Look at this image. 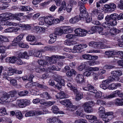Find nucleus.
Masks as SVG:
<instances>
[{
    "mask_svg": "<svg viewBox=\"0 0 123 123\" xmlns=\"http://www.w3.org/2000/svg\"><path fill=\"white\" fill-rule=\"evenodd\" d=\"M17 93L16 91L10 92L9 94H6L0 98L2 102H10L15 100L17 98Z\"/></svg>",
    "mask_w": 123,
    "mask_h": 123,
    "instance_id": "obj_1",
    "label": "nucleus"
},
{
    "mask_svg": "<svg viewBox=\"0 0 123 123\" xmlns=\"http://www.w3.org/2000/svg\"><path fill=\"white\" fill-rule=\"evenodd\" d=\"M55 81L57 82L56 85H55V83L53 80H50L49 82V85L54 86H55L54 87L58 89H60L62 87V86H64V80L60 76H57L55 78Z\"/></svg>",
    "mask_w": 123,
    "mask_h": 123,
    "instance_id": "obj_2",
    "label": "nucleus"
},
{
    "mask_svg": "<svg viewBox=\"0 0 123 123\" xmlns=\"http://www.w3.org/2000/svg\"><path fill=\"white\" fill-rule=\"evenodd\" d=\"M13 14L11 13H5L0 15V21L1 25H6L5 22H9L7 20L10 19H13Z\"/></svg>",
    "mask_w": 123,
    "mask_h": 123,
    "instance_id": "obj_3",
    "label": "nucleus"
},
{
    "mask_svg": "<svg viewBox=\"0 0 123 123\" xmlns=\"http://www.w3.org/2000/svg\"><path fill=\"white\" fill-rule=\"evenodd\" d=\"M60 103L67 107V109L70 111H73L76 110V107L73 105L71 101L69 100L66 99L61 101Z\"/></svg>",
    "mask_w": 123,
    "mask_h": 123,
    "instance_id": "obj_4",
    "label": "nucleus"
},
{
    "mask_svg": "<svg viewBox=\"0 0 123 123\" xmlns=\"http://www.w3.org/2000/svg\"><path fill=\"white\" fill-rule=\"evenodd\" d=\"M84 90L88 91L93 93H95V96L96 98H99L101 96L102 94L101 92H97L96 90L92 86L88 84L87 87H85L83 88Z\"/></svg>",
    "mask_w": 123,
    "mask_h": 123,
    "instance_id": "obj_5",
    "label": "nucleus"
},
{
    "mask_svg": "<svg viewBox=\"0 0 123 123\" xmlns=\"http://www.w3.org/2000/svg\"><path fill=\"white\" fill-rule=\"evenodd\" d=\"M30 101L29 100L26 99H21L17 100V105L20 108H23L29 105Z\"/></svg>",
    "mask_w": 123,
    "mask_h": 123,
    "instance_id": "obj_6",
    "label": "nucleus"
},
{
    "mask_svg": "<svg viewBox=\"0 0 123 123\" xmlns=\"http://www.w3.org/2000/svg\"><path fill=\"white\" fill-rule=\"evenodd\" d=\"M69 56L68 54L66 55V56H60L58 55H53L51 57H47L46 59L49 60V62L50 63H54L56 62V59H63L66 58H68Z\"/></svg>",
    "mask_w": 123,
    "mask_h": 123,
    "instance_id": "obj_7",
    "label": "nucleus"
},
{
    "mask_svg": "<svg viewBox=\"0 0 123 123\" xmlns=\"http://www.w3.org/2000/svg\"><path fill=\"white\" fill-rule=\"evenodd\" d=\"M85 105L84 107L85 111L87 113H90L93 111V109L92 106L94 105L93 101H89L85 104Z\"/></svg>",
    "mask_w": 123,
    "mask_h": 123,
    "instance_id": "obj_8",
    "label": "nucleus"
},
{
    "mask_svg": "<svg viewBox=\"0 0 123 123\" xmlns=\"http://www.w3.org/2000/svg\"><path fill=\"white\" fill-rule=\"evenodd\" d=\"M116 5L114 3H111L104 5L105 10L108 12H112L114 11L116 8Z\"/></svg>",
    "mask_w": 123,
    "mask_h": 123,
    "instance_id": "obj_9",
    "label": "nucleus"
},
{
    "mask_svg": "<svg viewBox=\"0 0 123 123\" xmlns=\"http://www.w3.org/2000/svg\"><path fill=\"white\" fill-rule=\"evenodd\" d=\"M111 74L113 76L112 77H110V78H114L115 80L119 81V77L122 75V72L120 70L114 71L111 72Z\"/></svg>",
    "mask_w": 123,
    "mask_h": 123,
    "instance_id": "obj_10",
    "label": "nucleus"
},
{
    "mask_svg": "<svg viewBox=\"0 0 123 123\" xmlns=\"http://www.w3.org/2000/svg\"><path fill=\"white\" fill-rule=\"evenodd\" d=\"M114 78H109L108 79L103 81L100 86L103 89L105 90L107 88V86L110 83L114 80Z\"/></svg>",
    "mask_w": 123,
    "mask_h": 123,
    "instance_id": "obj_11",
    "label": "nucleus"
},
{
    "mask_svg": "<svg viewBox=\"0 0 123 123\" xmlns=\"http://www.w3.org/2000/svg\"><path fill=\"white\" fill-rule=\"evenodd\" d=\"M86 30H82L81 29L78 28L76 29L75 30V36L82 37L86 35Z\"/></svg>",
    "mask_w": 123,
    "mask_h": 123,
    "instance_id": "obj_12",
    "label": "nucleus"
},
{
    "mask_svg": "<svg viewBox=\"0 0 123 123\" xmlns=\"http://www.w3.org/2000/svg\"><path fill=\"white\" fill-rule=\"evenodd\" d=\"M118 92L117 91H114L108 96H107L106 94H103L102 98L108 99L116 97H117V95Z\"/></svg>",
    "mask_w": 123,
    "mask_h": 123,
    "instance_id": "obj_13",
    "label": "nucleus"
},
{
    "mask_svg": "<svg viewBox=\"0 0 123 123\" xmlns=\"http://www.w3.org/2000/svg\"><path fill=\"white\" fill-rule=\"evenodd\" d=\"M24 35L23 34H21L15 38L12 41L13 45H15L17 43L20 42V41L23 39Z\"/></svg>",
    "mask_w": 123,
    "mask_h": 123,
    "instance_id": "obj_14",
    "label": "nucleus"
},
{
    "mask_svg": "<svg viewBox=\"0 0 123 123\" xmlns=\"http://www.w3.org/2000/svg\"><path fill=\"white\" fill-rule=\"evenodd\" d=\"M47 122L48 123H62L61 121L56 117L48 118Z\"/></svg>",
    "mask_w": 123,
    "mask_h": 123,
    "instance_id": "obj_15",
    "label": "nucleus"
},
{
    "mask_svg": "<svg viewBox=\"0 0 123 123\" xmlns=\"http://www.w3.org/2000/svg\"><path fill=\"white\" fill-rule=\"evenodd\" d=\"M15 73L14 69L10 68L7 71L8 74L6 73H4L3 74V78L4 79H6L8 80V76L11 75H13V73Z\"/></svg>",
    "mask_w": 123,
    "mask_h": 123,
    "instance_id": "obj_16",
    "label": "nucleus"
},
{
    "mask_svg": "<svg viewBox=\"0 0 123 123\" xmlns=\"http://www.w3.org/2000/svg\"><path fill=\"white\" fill-rule=\"evenodd\" d=\"M80 14L79 17H83V16H85V15L87 13L86 8L83 4L80 6Z\"/></svg>",
    "mask_w": 123,
    "mask_h": 123,
    "instance_id": "obj_17",
    "label": "nucleus"
},
{
    "mask_svg": "<svg viewBox=\"0 0 123 123\" xmlns=\"http://www.w3.org/2000/svg\"><path fill=\"white\" fill-rule=\"evenodd\" d=\"M53 20V18L51 16H47L44 18V22L50 25L54 24Z\"/></svg>",
    "mask_w": 123,
    "mask_h": 123,
    "instance_id": "obj_18",
    "label": "nucleus"
},
{
    "mask_svg": "<svg viewBox=\"0 0 123 123\" xmlns=\"http://www.w3.org/2000/svg\"><path fill=\"white\" fill-rule=\"evenodd\" d=\"M118 15L116 13L112 14L110 16L108 15L106 16L105 18V20L106 21H108L109 19L116 20L118 19Z\"/></svg>",
    "mask_w": 123,
    "mask_h": 123,
    "instance_id": "obj_19",
    "label": "nucleus"
},
{
    "mask_svg": "<svg viewBox=\"0 0 123 123\" xmlns=\"http://www.w3.org/2000/svg\"><path fill=\"white\" fill-rule=\"evenodd\" d=\"M67 86L70 90L73 91L74 93H76L77 92V88L74 86L73 83L71 81H69L68 83Z\"/></svg>",
    "mask_w": 123,
    "mask_h": 123,
    "instance_id": "obj_20",
    "label": "nucleus"
},
{
    "mask_svg": "<svg viewBox=\"0 0 123 123\" xmlns=\"http://www.w3.org/2000/svg\"><path fill=\"white\" fill-rule=\"evenodd\" d=\"M57 35L55 32L51 34L49 36L50 39L49 41V43L51 44L54 43L56 40Z\"/></svg>",
    "mask_w": 123,
    "mask_h": 123,
    "instance_id": "obj_21",
    "label": "nucleus"
},
{
    "mask_svg": "<svg viewBox=\"0 0 123 123\" xmlns=\"http://www.w3.org/2000/svg\"><path fill=\"white\" fill-rule=\"evenodd\" d=\"M55 32L57 35H61L64 34L63 26L58 27L55 29Z\"/></svg>",
    "mask_w": 123,
    "mask_h": 123,
    "instance_id": "obj_22",
    "label": "nucleus"
},
{
    "mask_svg": "<svg viewBox=\"0 0 123 123\" xmlns=\"http://www.w3.org/2000/svg\"><path fill=\"white\" fill-rule=\"evenodd\" d=\"M47 59L48 60V61L49 62V63H48V67L47 66L46 68V69L47 68V67L48 69H49V70H55L56 71H58L59 70V69H57V67H55L53 65L51 64L52 63H50L49 62V60L48 59ZM46 70H47V69ZM48 69H47V70H46L47 71H48Z\"/></svg>",
    "mask_w": 123,
    "mask_h": 123,
    "instance_id": "obj_23",
    "label": "nucleus"
},
{
    "mask_svg": "<svg viewBox=\"0 0 123 123\" xmlns=\"http://www.w3.org/2000/svg\"><path fill=\"white\" fill-rule=\"evenodd\" d=\"M52 110L53 112L54 113L64 114V112L63 111H59V109L55 105H53L52 107Z\"/></svg>",
    "mask_w": 123,
    "mask_h": 123,
    "instance_id": "obj_24",
    "label": "nucleus"
},
{
    "mask_svg": "<svg viewBox=\"0 0 123 123\" xmlns=\"http://www.w3.org/2000/svg\"><path fill=\"white\" fill-rule=\"evenodd\" d=\"M17 59V57L13 56L7 57L6 60V62L13 63H16Z\"/></svg>",
    "mask_w": 123,
    "mask_h": 123,
    "instance_id": "obj_25",
    "label": "nucleus"
},
{
    "mask_svg": "<svg viewBox=\"0 0 123 123\" xmlns=\"http://www.w3.org/2000/svg\"><path fill=\"white\" fill-rule=\"evenodd\" d=\"M98 42L94 41L90 42L88 44L89 47L96 49L98 48Z\"/></svg>",
    "mask_w": 123,
    "mask_h": 123,
    "instance_id": "obj_26",
    "label": "nucleus"
},
{
    "mask_svg": "<svg viewBox=\"0 0 123 123\" xmlns=\"http://www.w3.org/2000/svg\"><path fill=\"white\" fill-rule=\"evenodd\" d=\"M55 96L58 99L68 97V96L62 91H61L59 93H57Z\"/></svg>",
    "mask_w": 123,
    "mask_h": 123,
    "instance_id": "obj_27",
    "label": "nucleus"
},
{
    "mask_svg": "<svg viewBox=\"0 0 123 123\" xmlns=\"http://www.w3.org/2000/svg\"><path fill=\"white\" fill-rule=\"evenodd\" d=\"M105 110V108L102 106H101L98 109V112L100 117H103L104 116Z\"/></svg>",
    "mask_w": 123,
    "mask_h": 123,
    "instance_id": "obj_28",
    "label": "nucleus"
},
{
    "mask_svg": "<svg viewBox=\"0 0 123 123\" xmlns=\"http://www.w3.org/2000/svg\"><path fill=\"white\" fill-rule=\"evenodd\" d=\"M24 15V14L23 13H18L15 14H13V19H16L20 21L21 20L20 17L23 16Z\"/></svg>",
    "mask_w": 123,
    "mask_h": 123,
    "instance_id": "obj_29",
    "label": "nucleus"
},
{
    "mask_svg": "<svg viewBox=\"0 0 123 123\" xmlns=\"http://www.w3.org/2000/svg\"><path fill=\"white\" fill-rule=\"evenodd\" d=\"M114 102L116 106H122L123 105V99L116 98L114 100Z\"/></svg>",
    "mask_w": 123,
    "mask_h": 123,
    "instance_id": "obj_30",
    "label": "nucleus"
},
{
    "mask_svg": "<svg viewBox=\"0 0 123 123\" xmlns=\"http://www.w3.org/2000/svg\"><path fill=\"white\" fill-rule=\"evenodd\" d=\"M19 57L24 58L26 59H29V56L27 54V53L26 51L23 52H21L19 53L18 55Z\"/></svg>",
    "mask_w": 123,
    "mask_h": 123,
    "instance_id": "obj_31",
    "label": "nucleus"
},
{
    "mask_svg": "<svg viewBox=\"0 0 123 123\" xmlns=\"http://www.w3.org/2000/svg\"><path fill=\"white\" fill-rule=\"evenodd\" d=\"M81 45H77L74 46L72 49V52L75 53L80 52V50L81 49Z\"/></svg>",
    "mask_w": 123,
    "mask_h": 123,
    "instance_id": "obj_32",
    "label": "nucleus"
},
{
    "mask_svg": "<svg viewBox=\"0 0 123 123\" xmlns=\"http://www.w3.org/2000/svg\"><path fill=\"white\" fill-rule=\"evenodd\" d=\"M64 34L71 32L72 31V29L70 26H63Z\"/></svg>",
    "mask_w": 123,
    "mask_h": 123,
    "instance_id": "obj_33",
    "label": "nucleus"
},
{
    "mask_svg": "<svg viewBox=\"0 0 123 123\" xmlns=\"http://www.w3.org/2000/svg\"><path fill=\"white\" fill-rule=\"evenodd\" d=\"M76 80L77 82L81 83L84 80V76L82 74H78L76 76Z\"/></svg>",
    "mask_w": 123,
    "mask_h": 123,
    "instance_id": "obj_34",
    "label": "nucleus"
},
{
    "mask_svg": "<svg viewBox=\"0 0 123 123\" xmlns=\"http://www.w3.org/2000/svg\"><path fill=\"white\" fill-rule=\"evenodd\" d=\"M81 19V17L79 16H76L75 17L72 18L70 20V22L72 24H74L77 22L79 20Z\"/></svg>",
    "mask_w": 123,
    "mask_h": 123,
    "instance_id": "obj_35",
    "label": "nucleus"
},
{
    "mask_svg": "<svg viewBox=\"0 0 123 123\" xmlns=\"http://www.w3.org/2000/svg\"><path fill=\"white\" fill-rule=\"evenodd\" d=\"M44 52V50H37L33 53V55L35 56L40 57L42 56V53Z\"/></svg>",
    "mask_w": 123,
    "mask_h": 123,
    "instance_id": "obj_36",
    "label": "nucleus"
},
{
    "mask_svg": "<svg viewBox=\"0 0 123 123\" xmlns=\"http://www.w3.org/2000/svg\"><path fill=\"white\" fill-rule=\"evenodd\" d=\"M38 62L39 65L43 67V68H46V69L47 66H48V62H47L44 61L42 60H38Z\"/></svg>",
    "mask_w": 123,
    "mask_h": 123,
    "instance_id": "obj_37",
    "label": "nucleus"
},
{
    "mask_svg": "<svg viewBox=\"0 0 123 123\" xmlns=\"http://www.w3.org/2000/svg\"><path fill=\"white\" fill-rule=\"evenodd\" d=\"M6 49V47L5 46H0V52L2 53L1 56L3 58L5 57L6 56V53L5 51V50Z\"/></svg>",
    "mask_w": 123,
    "mask_h": 123,
    "instance_id": "obj_38",
    "label": "nucleus"
},
{
    "mask_svg": "<svg viewBox=\"0 0 123 123\" xmlns=\"http://www.w3.org/2000/svg\"><path fill=\"white\" fill-rule=\"evenodd\" d=\"M116 52L114 50L112 51H107L105 52V54L107 55L108 57H111V56L116 54Z\"/></svg>",
    "mask_w": 123,
    "mask_h": 123,
    "instance_id": "obj_39",
    "label": "nucleus"
},
{
    "mask_svg": "<svg viewBox=\"0 0 123 123\" xmlns=\"http://www.w3.org/2000/svg\"><path fill=\"white\" fill-rule=\"evenodd\" d=\"M26 39L27 41L31 42H34L36 39V37L35 36L30 35H29L27 36Z\"/></svg>",
    "mask_w": 123,
    "mask_h": 123,
    "instance_id": "obj_40",
    "label": "nucleus"
},
{
    "mask_svg": "<svg viewBox=\"0 0 123 123\" xmlns=\"http://www.w3.org/2000/svg\"><path fill=\"white\" fill-rule=\"evenodd\" d=\"M76 72V71L74 69H72L69 71L67 72L66 74L68 77H71L73 75H75Z\"/></svg>",
    "mask_w": 123,
    "mask_h": 123,
    "instance_id": "obj_41",
    "label": "nucleus"
},
{
    "mask_svg": "<svg viewBox=\"0 0 123 123\" xmlns=\"http://www.w3.org/2000/svg\"><path fill=\"white\" fill-rule=\"evenodd\" d=\"M40 96L42 98H46V99H50L51 97L50 95L47 92H44L40 95Z\"/></svg>",
    "mask_w": 123,
    "mask_h": 123,
    "instance_id": "obj_42",
    "label": "nucleus"
},
{
    "mask_svg": "<svg viewBox=\"0 0 123 123\" xmlns=\"http://www.w3.org/2000/svg\"><path fill=\"white\" fill-rule=\"evenodd\" d=\"M81 18H85L86 20L87 23H89L91 21L92 18L90 16L88 15L87 13L85 15V16H83V17H81Z\"/></svg>",
    "mask_w": 123,
    "mask_h": 123,
    "instance_id": "obj_43",
    "label": "nucleus"
},
{
    "mask_svg": "<svg viewBox=\"0 0 123 123\" xmlns=\"http://www.w3.org/2000/svg\"><path fill=\"white\" fill-rule=\"evenodd\" d=\"M76 93V95L75 97V99L77 101H78L80 100L81 98H83V95L82 93H78V91L76 93Z\"/></svg>",
    "mask_w": 123,
    "mask_h": 123,
    "instance_id": "obj_44",
    "label": "nucleus"
},
{
    "mask_svg": "<svg viewBox=\"0 0 123 123\" xmlns=\"http://www.w3.org/2000/svg\"><path fill=\"white\" fill-rule=\"evenodd\" d=\"M105 71L103 69H100L99 70L98 72V74L99 79H102L104 78L105 76L103 74L105 73Z\"/></svg>",
    "mask_w": 123,
    "mask_h": 123,
    "instance_id": "obj_45",
    "label": "nucleus"
},
{
    "mask_svg": "<svg viewBox=\"0 0 123 123\" xmlns=\"http://www.w3.org/2000/svg\"><path fill=\"white\" fill-rule=\"evenodd\" d=\"M76 43V41H71L70 40H65L64 43L65 45H72L75 44Z\"/></svg>",
    "mask_w": 123,
    "mask_h": 123,
    "instance_id": "obj_46",
    "label": "nucleus"
},
{
    "mask_svg": "<svg viewBox=\"0 0 123 123\" xmlns=\"http://www.w3.org/2000/svg\"><path fill=\"white\" fill-rule=\"evenodd\" d=\"M20 9L21 11H26L31 10L32 8L29 6H22L20 7Z\"/></svg>",
    "mask_w": 123,
    "mask_h": 123,
    "instance_id": "obj_47",
    "label": "nucleus"
},
{
    "mask_svg": "<svg viewBox=\"0 0 123 123\" xmlns=\"http://www.w3.org/2000/svg\"><path fill=\"white\" fill-rule=\"evenodd\" d=\"M87 119L89 120V121L92 123L94 119H96V117L92 115H88L86 116Z\"/></svg>",
    "mask_w": 123,
    "mask_h": 123,
    "instance_id": "obj_48",
    "label": "nucleus"
},
{
    "mask_svg": "<svg viewBox=\"0 0 123 123\" xmlns=\"http://www.w3.org/2000/svg\"><path fill=\"white\" fill-rule=\"evenodd\" d=\"M16 117L19 119H21L23 116L21 112L19 110L16 111Z\"/></svg>",
    "mask_w": 123,
    "mask_h": 123,
    "instance_id": "obj_49",
    "label": "nucleus"
},
{
    "mask_svg": "<svg viewBox=\"0 0 123 123\" xmlns=\"http://www.w3.org/2000/svg\"><path fill=\"white\" fill-rule=\"evenodd\" d=\"M110 32L111 35H113L116 33H118L120 32V31L119 30L113 28L110 30Z\"/></svg>",
    "mask_w": 123,
    "mask_h": 123,
    "instance_id": "obj_50",
    "label": "nucleus"
},
{
    "mask_svg": "<svg viewBox=\"0 0 123 123\" xmlns=\"http://www.w3.org/2000/svg\"><path fill=\"white\" fill-rule=\"evenodd\" d=\"M100 117L102 118L103 120L105 122V123H106V122L110 121L111 120L112 117H110L106 116Z\"/></svg>",
    "mask_w": 123,
    "mask_h": 123,
    "instance_id": "obj_51",
    "label": "nucleus"
},
{
    "mask_svg": "<svg viewBox=\"0 0 123 123\" xmlns=\"http://www.w3.org/2000/svg\"><path fill=\"white\" fill-rule=\"evenodd\" d=\"M99 68L97 67H88L87 68V70L91 72L97 71L99 70Z\"/></svg>",
    "mask_w": 123,
    "mask_h": 123,
    "instance_id": "obj_52",
    "label": "nucleus"
},
{
    "mask_svg": "<svg viewBox=\"0 0 123 123\" xmlns=\"http://www.w3.org/2000/svg\"><path fill=\"white\" fill-rule=\"evenodd\" d=\"M35 112L34 111H30L27 112L25 114L26 117H31L35 115Z\"/></svg>",
    "mask_w": 123,
    "mask_h": 123,
    "instance_id": "obj_53",
    "label": "nucleus"
},
{
    "mask_svg": "<svg viewBox=\"0 0 123 123\" xmlns=\"http://www.w3.org/2000/svg\"><path fill=\"white\" fill-rule=\"evenodd\" d=\"M103 28L102 27L97 26V31L98 32L99 34L101 35L105 34L104 32L103 31Z\"/></svg>",
    "mask_w": 123,
    "mask_h": 123,
    "instance_id": "obj_54",
    "label": "nucleus"
},
{
    "mask_svg": "<svg viewBox=\"0 0 123 123\" xmlns=\"http://www.w3.org/2000/svg\"><path fill=\"white\" fill-rule=\"evenodd\" d=\"M28 93V91H21L19 92L18 93H17V97H18L17 95H18L19 96H25Z\"/></svg>",
    "mask_w": 123,
    "mask_h": 123,
    "instance_id": "obj_55",
    "label": "nucleus"
},
{
    "mask_svg": "<svg viewBox=\"0 0 123 123\" xmlns=\"http://www.w3.org/2000/svg\"><path fill=\"white\" fill-rule=\"evenodd\" d=\"M82 57L85 59L90 60L92 59V56L91 55L89 54H85L83 55Z\"/></svg>",
    "mask_w": 123,
    "mask_h": 123,
    "instance_id": "obj_56",
    "label": "nucleus"
},
{
    "mask_svg": "<svg viewBox=\"0 0 123 123\" xmlns=\"http://www.w3.org/2000/svg\"><path fill=\"white\" fill-rule=\"evenodd\" d=\"M7 114L5 108L3 107L0 109V116H3Z\"/></svg>",
    "mask_w": 123,
    "mask_h": 123,
    "instance_id": "obj_57",
    "label": "nucleus"
},
{
    "mask_svg": "<svg viewBox=\"0 0 123 123\" xmlns=\"http://www.w3.org/2000/svg\"><path fill=\"white\" fill-rule=\"evenodd\" d=\"M34 84L35 86L41 88L45 89L47 88V86L44 85L40 84L38 82H34Z\"/></svg>",
    "mask_w": 123,
    "mask_h": 123,
    "instance_id": "obj_58",
    "label": "nucleus"
},
{
    "mask_svg": "<svg viewBox=\"0 0 123 123\" xmlns=\"http://www.w3.org/2000/svg\"><path fill=\"white\" fill-rule=\"evenodd\" d=\"M98 48L100 49H105L108 48V46L105 45L103 43L100 42H98Z\"/></svg>",
    "mask_w": 123,
    "mask_h": 123,
    "instance_id": "obj_59",
    "label": "nucleus"
},
{
    "mask_svg": "<svg viewBox=\"0 0 123 123\" xmlns=\"http://www.w3.org/2000/svg\"><path fill=\"white\" fill-rule=\"evenodd\" d=\"M36 89L35 87L34 88H31L30 89V92L32 95H36L37 94L38 92L36 91Z\"/></svg>",
    "mask_w": 123,
    "mask_h": 123,
    "instance_id": "obj_60",
    "label": "nucleus"
},
{
    "mask_svg": "<svg viewBox=\"0 0 123 123\" xmlns=\"http://www.w3.org/2000/svg\"><path fill=\"white\" fill-rule=\"evenodd\" d=\"M19 46L20 47L23 48H28V46L26 44H25L23 42H21L18 43Z\"/></svg>",
    "mask_w": 123,
    "mask_h": 123,
    "instance_id": "obj_61",
    "label": "nucleus"
},
{
    "mask_svg": "<svg viewBox=\"0 0 123 123\" xmlns=\"http://www.w3.org/2000/svg\"><path fill=\"white\" fill-rule=\"evenodd\" d=\"M116 84V83H113L108 86V88L110 90H112L117 88Z\"/></svg>",
    "mask_w": 123,
    "mask_h": 123,
    "instance_id": "obj_62",
    "label": "nucleus"
},
{
    "mask_svg": "<svg viewBox=\"0 0 123 123\" xmlns=\"http://www.w3.org/2000/svg\"><path fill=\"white\" fill-rule=\"evenodd\" d=\"M102 26L107 29H109L110 26L109 22H108L103 23L102 24Z\"/></svg>",
    "mask_w": 123,
    "mask_h": 123,
    "instance_id": "obj_63",
    "label": "nucleus"
},
{
    "mask_svg": "<svg viewBox=\"0 0 123 123\" xmlns=\"http://www.w3.org/2000/svg\"><path fill=\"white\" fill-rule=\"evenodd\" d=\"M87 122L86 120L84 119H77L76 120L75 123H87Z\"/></svg>",
    "mask_w": 123,
    "mask_h": 123,
    "instance_id": "obj_64",
    "label": "nucleus"
}]
</instances>
